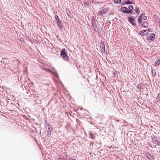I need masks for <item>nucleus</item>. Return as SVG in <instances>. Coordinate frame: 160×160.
<instances>
[{"mask_svg": "<svg viewBox=\"0 0 160 160\" xmlns=\"http://www.w3.org/2000/svg\"><path fill=\"white\" fill-rule=\"evenodd\" d=\"M146 32V34H148V31L147 30H143L140 32V35L142 36H143L145 34L144 33L145 32Z\"/></svg>", "mask_w": 160, "mask_h": 160, "instance_id": "6e6552de", "label": "nucleus"}, {"mask_svg": "<svg viewBox=\"0 0 160 160\" xmlns=\"http://www.w3.org/2000/svg\"><path fill=\"white\" fill-rule=\"evenodd\" d=\"M47 132L48 134H49L50 135H51V130H50V127H49L48 128V130L47 131Z\"/></svg>", "mask_w": 160, "mask_h": 160, "instance_id": "f3484780", "label": "nucleus"}, {"mask_svg": "<svg viewBox=\"0 0 160 160\" xmlns=\"http://www.w3.org/2000/svg\"><path fill=\"white\" fill-rule=\"evenodd\" d=\"M128 8L129 9V10H132L133 9V7L132 5L129 6Z\"/></svg>", "mask_w": 160, "mask_h": 160, "instance_id": "dca6fc26", "label": "nucleus"}, {"mask_svg": "<svg viewBox=\"0 0 160 160\" xmlns=\"http://www.w3.org/2000/svg\"><path fill=\"white\" fill-rule=\"evenodd\" d=\"M128 19L132 25H135V20L134 18L131 17H129L128 18Z\"/></svg>", "mask_w": 160, "mask_h": 160, "instance_id": "20e7f679", "label": "nucleus"}, {"mask_svg": "<svg viewBox=\"0 0 160 160\" xmlns=\"http://www.w3.org/2000/svg\"><path fill=\"white\" fill-rule=\"evenodd\" d=\"M135 11L137 14H138L139 13V9L138 8L136 7L135 9Z\"/></svg>", "mask_w": 160, "mask_h": 160, "instance_id": "4468645a", "label": "nucleus"}, {"mask_svg": "<svg viewBox=\"0 0 160 160\" xmlns=\"http://www.w3.org/2000/svg\"><path fill=\"white\" fill-rule=\"evenodd\" d=\"M52 73L56 77H58V74L56 72H55V71H53L52 72Z\"/></svg>", "mask_w": 160, "mask_h": 160, "instance_id": "aec40b11", "label": "nucleus"}, {"mask_svg": "<svg viewBox=\"0 0 160 160\" xmlns=\"http://www.w3.org/2000/svg\"><path fill=\"white\" fill-rule=\"evenodd\" d=\"M142 25L143 27H147L148 26V24L147 22H144L142 24Z\"/></svg>", "mask_w": 160, "mask_h": 160, "instance_id": "9b49d317", "label": "nucleus"}, {"mask_svg": "<svg viewBox=\"0 0 160 160\" xmlns=\"http://www.w3.org/2000/svg\"><path fill=\"white\" fill-rule=\"evenodd\" d=\"M110 15H113V13L112 12H111L109 13Z\"/></svg>", "mask_w": 160, "mask_h": 160, "instance_id": "393cba45", "label": "nucleus"}, {"mask_svg": "<svg viewBox=\"0 0 160 160\" xmlns=\"http://www.w3.org/2000/svg\"><path fill=\"white\" fill-rule=\"evenodd\" d=\"M83 4L86 7L88 6L89 3L88 2H84Z\"/></svg>", "mask_w": 160, "mask_h": 160, "instance_id": "a211bd4d", "label": "nucleus"}, {"mask_svg": "<svg viewBox=\"0 0 160 160\" xmlns=\"http://www.w3.org/2000/svg\"><path fill=\"white\" fill-rule=\"evenodd\" d=\"M108 9L107 8L103 9L98 12V14L100 16H102L103 14L106 13L108 12Z\"/></svg>", "mask_w": 160, "mask_h": 160, "instance_id": "f03ea898", "label": "nucleus"}, {"mask_svg": "<svg viewBox=\"0 0 160 160\" xmlns=\"http://www.w3.org/2000/svg\"><path fill=\"white\" fill-rule=\"evenodd\" d=\"M160 63V58L158 57L156 59L155 64L157 65H158Z\"/></svg>", "mask_w": 160, "mask_h": 160, "instance_id": "1a4fd4ad", "label": "nucleus"}, {"mask_svg": "<svg viewBox=\"0 0 160 160\" xmlns=\"http://www.w3.org/2000/svg\"><path fill=\"white\" fill-rule=\"evenodd\" d=\"M144 14H145L144 13H142L139 17L138 18V22L139 23H141L142 19V16H144Z\"/></svg>", "mask_w": 160, "mask_h": 160, "instance_id": "0eeeda50", "label": "nucleus"}, {"mask_svg": "<svg viewBox=\"0 0 160 160\" xmlns=\"http://www.w3.org/2000/svg\"><path fill=\"white\" fill-rule=\"evenodd\" d=\"M58 160H64L62 158H60Z\"/></svg>", "mask_w": 160, "mask_h": 160, "instance_id": "b1692460", "label": "nucleus"}, {"mask_svg": "<svg viewBox=\"0 0 160 160\" xmlns=\"http://www.w3.org/2000/svg\"><path fill=\"white\" fill-rule=\"evenodd\" d=\"M65 53H66V52H65V49H63L61 51L60 55H62V54H64Z\"/></svg>", "mask_w": 160, "mask_h": 160, "instance_id": "ddd939ff", "label": "nucleus"}, {"mask_svg": "<svg viewBox=\"0 0 160 160\" xmlns=\"http://www.w3.org/2000/svg\"><path fill=\"white\" fill-rule=\"evenodd\" d=\"M61 57L64 59L65 60L68 61L69 59V58L68 56L67 55L66 53L64 54L61 55Z\"/></svg>", "mask_w": 160, "mask_h": 160, "instance_id": "423d86ee", "label": "nucleus"}, {"mask_svg": "<svg viewBox=\"0 0 160 160\" xmlns=\"http://www.w3.org/2000/svg\"><path fill=\"white\" fill-rule=\"evenodd\" d=\"M155 35L153 33H151L148 36V40L153 41L154 39Z\"/></svg>", "mask_w": 160, "mask_h": 160, "instance_id": "7ed1b4c3", "label": "nucleus"}, {"mask_svg": "<svg viewBox=\"0 0 160 160\" xmlns=\"http://www.w3.org/2000/svg\"><path fill=\"white\" fill-rule=\"evenodd\" d=\"M55 18L57 20V24H60L61 23V21L59 20V18H58V16H57V15L56 16Z\"/></svg>", "mask_w": 160, "mask_h": 160, "instance_id": "9d476101", "label": "nucleus"}, {"mask_svg": "<svg viewBox=\"0 0 160 160\" xmlns=\"http://www.w3.org/2000/svg\"><path fill=\"white\" fill-rule=\"evenodd\" d=\"M143 17V19L144 20H146L147 19V17L146 16H142V18Z\"/></svg>", "mask_w": 160, "mask_h": 160, "instance_id": "4be33fe9", "label": "nucleus"}, {"mask_svg": "<svg viewBox=\"0 0 160 160\" xmlns=\"http://www.w3.org/2000/svg\"><path fill=\"white\" fill-rule=\"evenodd\" d=\"M120 11L122 13H123L129 14L131 13V12L126 7H122L120 9Z\"/></svg>", "mask_w": 160, "mask_h": 160, "instance_id": "f257e3e1", "label": "nucleus"}, {"mask_svg": "<svg viewBox=\"0 0 160 160\" xmlns=\"http://www.w3.org/2000/svg\"><path fill=\"white\" fill-rule=\"evenodd\" d=\"M126 3L127 4H131L132 3L133 4V3H132V2H130L128 0L126 2Z\"/></svg>", "mask_w": 160, "mask_h": 160, "instance_id": "412c9836", "label": "nucleus"}, {"mask_svg": "<svg viewBox=\"0 0 160 160\" xmlns=\"http://www.w3.org/2000/svg\"><path fill=\"white\" fill-rule=\"evenodd\" d=\"M114 2L115 3H118L121 2V0H114Z\"/></svg>", "mask_w": 160, "mask_h": 160, "instance_id": "2eb2a0df", "label": "nucleus"}, {"mask_svg": "<svg viewBox=\"0 0 160 160\" xmlns=\"http://www.w3.org/2000/svg\"><path fill=\"white\" fill-rule=\"evenodd\" d=\"M101 43L102 44V45H100V47H102V48L101 49V51L102 52H105V46L104 45V42L103 41H101Z\"/></svg>", "mask_w": 160, "mask_h": 160, "instance_id": "39448f33", "label": "nucleus"}, {"mask_svg": "<svg viewBox=\"0 0 160 160\" xmlns=\"http://www.w3.org/2000/svg\"><path fill=\"white\" fill-rule=\"evenodd\" d=\"M91 19L92 20H93V19H95L94 17L93 16L92 17Z\"/></svg>", "mask_w": 160, "mask_h": 160, "instance_id": "5701e85b", "label": "nucleus"}, {"mask_svg": "<svg viewBox=\"0 0 160 160\" xmlns=\"http://www.w3.org/2000/svg\"><path fill=\"white\" fill-rule=\"evenodd\" d=\"M96 24V20L95 19H93V20H92V26L94 27L95 25Z\"/></svg>", "mask_w": 160, "mask_h": 160, "instance_id": "f8f14e48", "label": "nucleus"}, {"mask_svg": "<svg viewBox=\"0 0 160 160\" xmlns=\"http://www.w3.org/2000/svg\"><path fill=\"white\" fill-rule=\"evenodd\" d=\"M89 135L90 136V137L91 138H94V135L93 134H92L91 133H89Z\"/></svg>", "mask_w": 160, "mask_h": 160, "instance_id": "6ab92c4d", "label": "nucleus"}]
</instances>
